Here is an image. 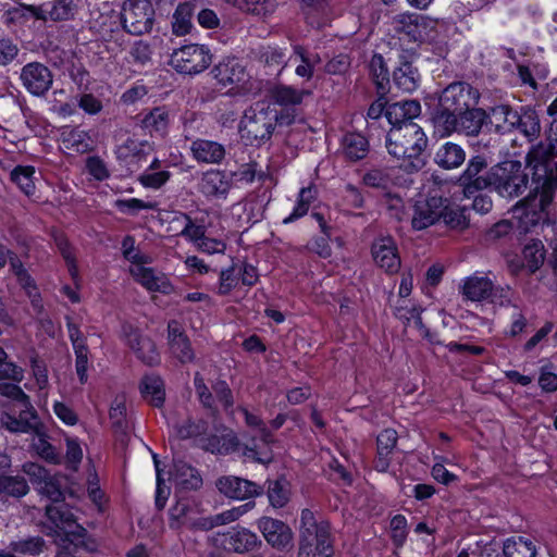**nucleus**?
Segmentation results:
<instances>
[{"label":"nucleus","instance_id":"obj_56","mask_svg":"<svg viewBox=\"0 0 557 557\" xmlns=\"http://www.w3.org/2000/svg\"><path fill=\"white\" fill-rule=\"evenodd\" d=\"M242 479L238 476H222L216 481L218 490L228 498L242 499Z\"/></svg>","mask_w":557,"mask_h":557},{"label":"nucleus","instance_id":"obj_36","mask_svg":"<svg viewBox=\"0 0 557 557\" xmlns=\"http://www.w3.org/2000/svg\"><path fill=\"white\" fill-rule=\"evenodd\" d=\"M194 15V4L190 2L180 3L172 17V32L176 36H184L193 28L191 18Z\"/></svg>","mask_w":557,"mask_h":557},{"label":"nucleus","instance_id":"obj_9","mask_svg":"<svg viewBox=\"0 0 557 557\" xmlns=\"http://www.w3.org/2000/svg\"><path fill=\"white\" fill-rule=\"evenodd\" d=\"M122 333L126 344L136 354L138 359L148 366L159 363L160 357L156 344L150 337L143 336L138 329L128 323L123 324Z\"/></svg>","mask_w":557,"mask_h":557},{"label":"nucleus","instance_id":"obj_11","mask_svg":"<svg viewBox=\"0 0 557 557\" xmlns=\"http://www.w3.org/2000/svg\"><path fill=\"white\" fill-rule=\"evenodd\" d=\"M257 525L271 546L284 549L292 545L294 539L293 531L283 521L270 517H262L258 520Z\"/></svg>","mask_w":557,"mask_h":557},{"label":"nucleus","instance_id":"obj_63","mask_svg":"<svg viewBox=\"0 0 557 557\" xmlns=\"http://www.w3.org/2000/svg\"><path fill=\"white\" fill-rule=\"evenodd\" d=\"M86 170L95 180L100 182L109 178L110 176V172L104 161L98 156L87 158Z\"/></svg>","mask_w":557,"mask_h":557},{"label":"nucleus","instance_id":"obj_64","mask_svg":"<svg viewBox=\"0 0 557 557\" xmlns=\"http://www.w3.org/2000/svg\"><path fill=\"white\" fill-rule=\"evenodd\" d=\"M376 443L379 455L392 454L397 443V432L392 429L383 430L377 435Z\"/></svg>","mask_w":557,"mask_h":557},{"label":"nucleus","instance_id":"obj_4","mask_svg":"<svg viewBox=\"0 0 557 557\" xmlns=\"http://www.w3.org/2000/svg\"><path fill=\"white\" fill-rule=\"evenodd\" d=\"M212 63V54L205 45L189 44L175 49L170 64L181 74L196 75L207 70Z\"/></svg>","mask_w":557,"mask_h":557},{"label":"nucleus","instance_id":"obj_46","mask_svg":"<svg viewBox=\"0 0 557 557\" xmlns=\"http://www.w3.org/2000/svg\"><path fill=\"white\" fill-rule=\"evenodd\" d=\"M517 120L515 128H518L525 137L534 139L539 136L541 131L540 120L534 111L525 110L521 114L517 112Z\"/></svg>","mask_w":557,"mask_h":557},{"label":"nucleus","instance_id":"obj_12","mask_svg":"<svg viewBox=\"0 0 557 557\" xmlns=\"http://www.w3.org/2000/svg\"><path fill=\"white\" fill-rule=\"evenodd\" d=\"M371 251L374 262L385 272L396 273L399 270L400 257L392 237L385 236L374 240Z\"/></svg>","mask_w":557,"mask_h":557},{"label":"nucleus","instance_id":"obj_14","mask_svg":"<svg viewBox=\"0 0 557 557\" xmlns=\"http://www.w3.org/2000/svg\"><path fill=\"white\" fill-rule=\"evenodd\" d=\"M443 198L431 196L426 199L418 200L414 205L412 215V227L421 231L437 222L441 219V207Z\"/></svg>","mask_w":557,"mask_h":557},{"label":"nucleus","instance_id":"obj_52","mask_svg":"<svg viewBox=\"0 0 557 557\" xmlns=\"http://www.w3.org/2000/svg\"><path fill=\"white\" fill-rule=\"evenodd\" d=\"M20 407L18 419L21 421H27L32 425V433L40 434V429L42 426L39 421L36 409L33 407L29 396L27 395V400H20L17 403Z\"/></svg>","mask_w":557,"mask_h":557},{"label":"nucleus","instance_id":"obj_55","mask_svg":"<svg viewBox=\"0 0 557 557\" xmlns=\"http://www.w3.org/2000/svg\"><path fill=\"white\" fill-rule=\"evenodd\" d=\"M441 219L453 227L461 226L465 223V215L462 210L455 205H451L448 199L443 198V206L441 207Z\"/></svg>","mask_w":557,"mask_h":557},{"label":"nucleus","instance_id":"obj_47","mask_svg":"<svg viewBox=\"0 0 557 557\" xmlns=\"http://www.w3.org/2000/svg\"><path fill=\"white\" fill-rule=\"evenodd\" d=\"M305 94V91L290 86H276L272 90V98L275 103L288 107L301 103Z\"/></svg>","mask_w":557,"mask_h":557},{"label":"nucleus","instance_id":"obj_7","mask_svg":"<svg viewBox=\"0 0 557 557\" xmlns=\"http://www.w3.org/2000/svg\"><path fill=\"white\" fill-rule=\"evenodd\" d=\"M20 81L28 94L44 97L52 87L53 74L44 63L34 61L21 69Z\"/></svg>","mask_w":557,"mask_h":557},{"label":"nucleus","instance_id":"obj_18","mask_svg":"<svg viewBox=\"0 0 557 557\" xmlns=\"http://www.w3.org/2000/svg\"><path fill=\"white\" fill-rule=\"evenodd\" d=\"M46 516L49 521L63 533L64 537L62 541L66 540L70 536V532H74L76 527H81V524L76 522L74 513L64 502L48 505L46 507Z\"/></svg>","mask_w":557,"mask_h":557},{"label":"nucleus","instance_id":"obj_28","mask_svg":"<svg viewBox=\"0 0 557 557\" xmlns=\"http://www.w3.org/2000/svg\"><path fill=\"white\" fill-rule=\"evenodd\" d=\"M486 119L495 126L497 132H510L518 122L517 111H513L507 104H498L490 109Z\"/></svg>","mask_w":557,"mask_h":557},{"label":"nucleus","instance_id":"obj_43","mask_svg":"<svg viewBox=\"0 0 557 557\" xmlns=\"http://www.w3.org/2000/svg\"><path fill=\"white\" fill-rule=\"evenodd\" d=\"M35 168L30 165H17L11 172V181L27 196L35 193Z\"/></svg>","mask_w":557,"mask_h":557},{"label":"nucleus","instance_id":"obj_62","mask_svg":"<svg viewBox=\"0 0 557 557\" xmlns=\"http://www.w3.org/2000/svg\"><path fill=\"white\" fill-rule=\"evenodd\" d=\"M170 349L173 356L183 363L191 361L195 357L188 337L178 338L170 345Z\"/></svg>","mask_w":557,"mask_h":557},{"label":"nucleus","instance_id":"obj_61","mask_svg":"<svg viewBox=\"0 0 557 557\" xmlns=\"http://www.w3.org/2000/svg\"><path fill=\"white\" fill-rule=\"evenodd\" d=\"M182 218L185 220V226L181 231L180 235L189 239L195 245L206 236V228L202 225H196L191 218L182 213Z\"/></svg>","mask_w":557,"mask_h":557},{"label":"nucleus","instance_id":"obj_57","mask_svg":"<svg viewBox=\"0 0 557 557\" xmlns=\"http://www.w3.org/2000/svg\"><path fill=\"white\" fill-rule=\"evenodd\" d=\"M170 178L171 172L162 170L154 172L144 171L138 180L146 188L159 189L165 185Z\"/></svg>","mask_w":557,"mask_h":557},{"label":"nucleus","instance_id":"obj_25","mask_svg":"<svg viewBox=\"0 0 557 557\" xmlns=\"http://www.w3.org/2000/svg\"><path fill=\"white\" fill-rule=\"evenodd\" d=\"M341 152L349 161L361 160L369 152V143L359 133H347L342 138Z\"/></svg>","mask_w":557,"mask_h":557},{"label":"nucleus","instance_id":"obj_23","mask_svg":"<svg viewBox=\"0 0 557 557\" xmlns=\"http://www.w3.org/2000/svg\"><path fill=\"white\" fill-rule=\"evenodd\" d=\"M421 312L422 309L408 298H398L394 305V314L396 318L406 324L412 322L422 335L429 336V331L422 323Z\"/></svg>","mask_w":557,"mask_h":557},{"label":"nucleus","instance_id":"obj_59","mask_svg":"<svg viewBox=\"0 0 557 557\" xmlns=\"http://www.w3.org/2000/svg\"><path fill=\"white\" fill-rule=\"evenodd\" d=\"M129 55L135 64L145 66L151 62L152 50L148 42L138 40L132 46Z\"/></svg>","mask_w":557,"mask_h":557},{"label":"nucleus","instance_id":"obj_31","mask_svg":"<svg viewBox=\"0 0 557 557\" xmlns=\"http://www.w3.org/2000/svg\"><path fill=\"white\" fill-rule=\"evenodd\" d=\"M63 547L66 550H71L72 555L77 553L79 549H84L89 553H94L98 548L97 541L92 539L85 528L76 527L74 532H70V536L63 540Z\"/></svg>","mask_w":557,"mask_h":557},{"label":"nucleus","instance_id":"obj_15","mask_svg":"<svg viewBox=\"0 0 557 557\" xmlns=\"http://www.w3.org/2000/svg\"><path fill=\"white\" fill-rule=\"evenodd\" d=\"M494 282L479 272L462 280L459 290L466 300L481 302L488 299L494 292Z\"/></svg>","mask_w":557,"mask_h":557},{"label":"nucleus","instance_id":"obj_19","mask_svg":"<svg viewBox=\"0 0 557 557\" xmlns=\"http://www.w3.org/2000/svg\"><path fill=\"white\" fill-rule=\"evenodd\" d=\"M190 151L193 158L200 163L218 164L225 157L224 147L213 140L196 139L191 143Z\"/></svg>","mask_w":557,"mask_h":557},{"label":"nucleus","instance_id":"obj_5","mask_svg":"<svg viewBox=\"0 0 557 557\" xmlns=\"http://www.w3.org/2000/svg\"><path fill=\"white\" fill-rule=\"evenodd\" d=\"M123 28L135 36L151 32L154 22V9L149 0H127L122 13Z\"/></svg>","mask_w":557,"mask_h":557},{"label":"nucleus","instance_id":"obj_42","mask_svg":"<svg viewBox=\"0 0 557 557\" xmlns=\"http://www.w3.org/2000/svg\"><path fill=\"white\" fill-rule=\"evenodd\" d=\"M460 113L444 110L440 106L436 109L433 121L442 136L458 132Z\"/></svg>","mask_w":557,"mask_h":557},{"label":"nucleus","instance_id":"obj_51","mask_svg":"<svg viewBox=\"0 0 557 557\" xmlns=\"http://www.w3.org/2000/svg\"><path fill=\"white\" fill-rule=\"evenodd\" d=\"M36 490L40 495L47 497L53 504L64 502V492L60 480L55 475L50 474V476H48V479Z\"/></svg>","mask_w":557,"mask_h":557},{"label":"nucleus","instance_id":"obj_1","mask_svg":"<svg viewBox=\"0 0 557 557\" xmlns=\"http://www.w3.org/2000/svg\"><path fill=\"white\" fill-rule=\"evenodd\" d=\"M428 138L417 123H403L393 126L386 136L388 153L401 160L400 166L408 172H416L425 165L424 150Z\"/></svg>","mask_w":557,"mask_h":557},{"label":"nucleus","instance_id":"obj_6","mask_svg":"<svg viewBox=\"0 0 557 557\" xmlns=\"http://www.w3.org/2000/svg\"><path fill=\"white\" fill-rule=\"evenodd\" d=\"M479 100V92L467 83L458 82L448 85L441 94L438 104L444 110L462 113L474 107Z\"/></svg>","mask_w":557,"mask_h":557},{"label":"nucleus","instance_id":"obj_29","mask_svg":"<svg viewBox=\"0 0 557 557\" xmlns=\"http://www.w3.org/2000/svg\"><path fill=\"white\" fill-rule=\"evenodd\" d=\"M466 159L465 150L457 144L446 143L435 153V162L443 169H456Z\"/></svg>","mask_w":557,"mask_h":557},{"label":"nucleus","instance_id":"obj_44","mask_svg":"<svg viewBox=\"0 0 557 557\" xmlns=\"http://www.w3.org/2000/svg\"><path fill=\"white\" fill-rule=\"evenodd\" d=\"M369 71L379 91L384 92L389 83V73L381 54H374L369 63Z\"/></svg>","mask_w":557,"mask_h":557},{"label":"nucleus","instance_id":"obj_45","mask_svg":"<svg viewBox=\"0 0 557 557\" xmlns=\"http://www.w3.org/2000/svg\"><path fill=\"white\" fill-rule=\"evenodd\" d=\"M45 546L46 543L41 536H28L11 542L9 547L13 553L35 556L42 553Z\"/></svg>","mask_w":557,"mask_h":557},{"label":"nucleus","instance_id":"obj_49","mask_svg":"<svg viewBox=\"0 0 557 557\" xmlns=\"http://www.w3.org/2000/svg\"><path fill=\"white\" fill-rule=\"evenodd\" d=\"M190 510L191 509L189 505L184 502H177L174 506H172L169 510L170 529L180 531L183 527L188 528V523L190 522L188 519V513Z\"/></svg>","mask_w":557,"mask_h":557},{"label":"nucleus","instance_id":"obj_50","mask_svg":"<svg viewBox=\"0 0 557 557\" xmlns=\"http://www.w3.org/2000/svg\"><path fill=\"white\" fill-rule=\"evenodd\" d=\"M289 488L285 481H274L269 485L268 498L272 507L282 508L289 500Z\"/></svg>","mask_w":557,"mask_h":557},{"label":"nucleus","instance_id":"obj_33","mask_svg":"<svg viewBox=\"0 0 557 557\" xmlns=\"http://www.w3.org/2000/svg\"><path fill=\"white\" fill-rule=\"evenodd\" d=\"M557 193V177L547 176L536 189L531 193L528 198H532L534 206L541 207L549 212L555 195Z\"/></svg>","mask_w":557,"mask_h":557},{"label":"nucleus","instance_id":"obj_32","mask_svg":"<svg viewBox=\"0 0 557 557\" xmlns=\"http://www.w3.org/2000/svg\"><path fill=\"white\" fill-rule=\"evenodd\" d=\"M536 552L534 542L523 536L507 539L503 546L505 557H535Z\"/></svg>","mask_w":557,"mask_h":557},{"label":"nucleus","instance_id":"obj_53","mask_svg":"<svg viewBox=\"0 0 557 557\" xmlns=\"http://www.w3.org/2000/svg\"><path fill=\"white\" fill-rule=\"evenodd\" d=\"M67 148H73L76 152H87L91 149L89 136L85 131L77 127L72 128L64 137Z\"/></svg>","mask_w":557,"mask_h":557},{"label":"nucleus","instance_id":"obj_24","mask_svg":"<svg viewBox=\"0 0 557 557\" xmlns=\"http://www.w3.org/2000/svg\"><path fill=\"white\" fill-rule=\"evenodd\" d=\"M141 396L150 405L161 408L165 400L164 382L159 375H145L139 385Z\"/></svg>","mask_w":557,"mask_h":557},{"label":"nucleus","instance_id":"obj_3","mask_svg":"<svg viewBox=\"0 0 557 557\" xmlns=\"http://www.w3.org/2000/svg\"><path fill=\"white\" fill-rule=\"evenodd\" d=\"M491 187L503 198H517L529 184V176L521 162L508 160L491 169Z\"/></svg>","mask_w":557,"mask_h":557},{"label":"nucleus","instance_id":"obj_22","mask_svg":"<svg viewBox=\"0 0 557 557\" xmlns=\"http://www.w3.org/2000/svg\"><path fill=\"white\" fill-rule=\"evenodd\" d=\"M214 75L223 85H240L244 79V65L236 57H227L214 66Z\"/></svg>","mask_w":557,"mask_h":557},{"label":"nucleus","instance_id":"obj_10","mask_svg":"<svg viewBox=\"0 0 557 557\" xmlns=\"http://www.w3.org/2000/svg\"><path fill=\"white\" fill-rule=\"evenodd\" d=\"M534 205L532 198L527 197L515 207L513 218L517 220V227L521 233H528L532 228L549 222V212Z\"/></svg>","mask_w":557,"mask_h":557},{"label":"nucleus","instance_id":"obj_16","mask_svg":"<svg viewBox=\"0 0 557 557\" xmlns=\"http://www.w3.org/2000/svg\"><path fill=\"white\" fill-rule=\"evenodd\" d=\"M76 4L73 0H52L36 5L34 11V18L47 22H65L74 17L76 12Z\"/></svg>","mask_w":557,"mask_h":557},{"label":"nucleus","instance_id":"obj_21","mask_svg":"<svg viewBox=\"0 0 557 557\" xmlns=\"http://www.w3.org/2000/svg\"><path fill=\"white\" fill-rule=\"evenodd\" d=\"M172 476L176 487L184 492L196 491L202 485L199 472L181 460L174 462Z\"/></svg>","mask_w":557,"mask_h":557},{"label":"nucleus","instance_id":"obj_30","mask_svg":"<svg viewBox=\"0 0 557 557\" xmlns=\"http://www.w3.org/2000/svg\"><path fill=\"white\" fill-rule=\"evenodd\" d=\"M396 87L405 92H412L419 87L420 75L411 63L405 62L393 74Z\"/></svg>","mask_w":557,"mask_h":557},{"label":"nucleus","instance_id":"obj_40","mask_svg":"<svg viewBox=\"0 0 557 557\" xmlns=\"http://www.w3.org/2000/svg\"><path fill=\"white\" fill-rule=\"evenodd\" d=\"M29 492L25 478L21 475L0 474V494L22 498Z\"/></svg>","mask_w":557,"mask_h":557},{"label":"nucleus","instance_id":"obj_39","mask_svg":"<svg viewBox=\"0 0 557 557\" xmlns=\"http://www.w3.org/2000/svg\"><path fill=\"white\" fill-rule=\"evenodd\" d=\"M33 10H36V5L18 3L16 7L7 9L1 21L7 28L12 29L14 26L25 24L29 17H34Z\"/></svg>","mask_w":557,"mask_h":557},{"label":"nucleus","instance_id":"obj_2","mask_svg":"<svg viewBox=\"0 0 557 557\" xmlns=\"http://www.w3.org/2000/svg\"><path fill=\"white\" fill-rule=\"evenodd\" d=\"M299 532L298 557L333 554L330 523L325 520H318L313 511L308 508L301 511Z\"/></svg>","mask_w":557,"mask_h":557},{"label":"nucleus","instance_id":"obj_26","mask_svg":"<svg viewBox=\"0 0 557 557\" xmlns=\"http://www.w3.org/2000/svg\"><path fill=\"white\" fill-rule=\"evenodd\" d=\"M136 281L150 292H160L169 294L172 285L165 275H157L151 268L138 267L133 271Z\"/></svg>","mask_w":557,"mask_h":557},{"label":"nucleus","instance_id":"obj_27","mask_svg":"<svg viewBox=\"0 0 557 557\" xmlns=\"http://www.w3.org/2000/svg\"><path fill=\"white\" fill-rule=\"evenodd\" d=\"M141 127L148 129L150 135L158 134L164 137L170 125V113L165 107H156L141 120Z\"/></svg>","mask_w":557,"mask_h":557},{"label":"nucleus","instance_id":"obj_34","mask_svg":"<svg viewBox=\"0 0 557 557\" xmlns=\"http://www.w3.org/2000/svg\"><path fill=\"white\" fill-rule=\"evenodd\" d=\"M557 193V177L547 176L536 189L531 193L528 198H532L534 206L541 207L549 212L555 195Z\"/></svg>","mask_w":557,"mask_h":557},{"label":"nucleus","instance_id":"obj_8","mask_svg":"<svg viewBox=\"0 0 557 557\" xmlns=\"http://www.w3.org/2000/svg\"><path fill=\"white\" fill-rule=\"evenodd\" d=\"M486 166L487 163L481 156H475L469 160L467 169L459 177L460 186H462L463 194L467 198L474 196L479 190L491 187V170L481 174Z\"/></svg>","mask_w":557,"mask_h":557},{"label":"nucleus","instance_id":"obj_41","mask_svg":"<svg viewBox=\"0 0 557 557\" xmlns=\"http://www.w3.org/2000/svg\"><path fill=\"white\" fill-rule=\"evenodd\" d=\"M224 174L219 170H210L203 173L200 181V191L206 196H216L226 191Z\"/></svg>","mask_w":557,"mask_h":557},{"label":"nucleus","instance_id":"obj_35","mask_svg":"<svg viewBox=\"0 0 557 557\" xmlns=\"http://www.w3.org/2000/svg\"><path fill=\"white\" fill-rule=\"evenodd\" d=\"M486 119V112L474 107L465 110L459 116L458 132L468 136H475L480 133L483 122Z\"/></svg>","mask_w":557,"mask_h":557},{"label":"nucleus","instance_id":"obj_60","mask_svg":"<svg viewBox=\"0 0 557 557\" xmlns=\"http://www.w3.org/2000/svg\"><path fill=\"white\" fill-rule=\"evenodd\" d=\"M22 470L26 475H28L30 483L35 488L41 485L48 476H50L49 471L36 462H25Z\"/></svg>","mask_w":557,"mask_h":557},{"label":"nucleus","instance_id":"obj_38","mask_svg":"<svg viewBox=\"0 0 557 557\" xmlns=\"http://www.w3.org/2000/svg\"><path fill=\"white\" fill-rule=\"evenodd\" d=\"M154 150L153 143L148 140H137L127 138L125 143L119 147V158H135L137 161L145 160Z\"/></svg>","mask_w":557,"mask_h":557},{"label":"nucleus","instance_id":"obj_17","mask_svg":"<svg viewBox=\"0 0 557 557\" xmlns=\"http://www.w3.org/2000/svg\"><path fill=\"white\" fill-rule=\"evenodd\" d=\"M545 247L539 239L528 243L522 249V261L517 258L508 259V267L512 273L527 268L531 273L537 271L545 260Z\"/></svg>","mask_w":557,"mask_h":557},{"label":"nucleus","instance_id":"obj_58","mask_svg":"<svg viewBox=\"0 0 557 557\" xmlns=\"http://www.w3.org/2000/svg\"><path fill=\"white\" fill-rule=\"evenodd\" d=\"M23 377V370L14 362L8 360V355L2 347H0V380L21 381Z\"/></svg>","mask_w":557,"mask_h":557},{"label":"nucleus","instance_id":"obj_13","mask_svg":"<svg viewBox=\"0 0 557 557\" xmlns=\"http://www.w3.org/2000/svg\"><path fill=\"white\" fill-rule=\"evenodd\" d=\"M66 327L69 332V337L72 343L74 352H75V369L79 382L84 384L87 381V369H88V346L86 343V337L81 332L77 324L72 321L71 317H65Z\"/></svg>","mask_w":557,"mask_h":557},{"label":"nucleus","instance_id":"obj_48","mask_svg":"<svg viewBox=\"0 0 557 557\" xmlns=\"http://www.w3.org/2000/svg\"><path fill=\"white\" fill-rule=\"evenodd\" d=\"M109 418L112 426L116 432L126 433L127 421H126V405L123 396H116L110 407Z\"/></svg>","mask_w":557,"mask_h":557},{"label":"nucleus","instance_id":"obj_20","mask_svg":"<svg viewBox=\"0 0 557 557\" xmlns=\"http://www.w3.org/2000/svg\"><path fill=\"white\" fill-rule=\"evenodd\" d=\"M246 425L257 428V431L260 435V444H253L252 447H249L246 444V458L252 457L253 461L258 462H269L271 460L269 454V443L271 442V434L264 429L261 428V421L255 417L250 416L246 412Z\"/></svg>","mask_w":557,"mask_h":557},{"label":"nucleus","instance_id":"obj_37","mask_svg":"<svg viewBox=\"0 0 557 557\" xmlns=\"http://www.w3.org/2000/svg\"><path fill=\"white\" fill-rule=\"evenodd\" d=\"M317 189L314 186L311 185L308 187H302L298 193L297 201L292 213L283 219V223L288 224L305 216L308 213L309 208L314 201Z\"/></svg>","mask_w":557,"mask_h":557},{"label":"nucleus","instance_id":"obj_54","mask_svg":"<svg viewBox=\"0 0 557 557\" xmlns=\"http://www.w3.org/2000/svg\"><path fill=\"white\" fill-rule=\"evenodd\" d=\"M295 54L300 59L301 64L296 67V74L300 77L311 78L313 75V67L319 62L318 55H308L305 49L300 46L294 48Z\"/></svg>","mask_w":557,"mask_h":557}]
</instances>
